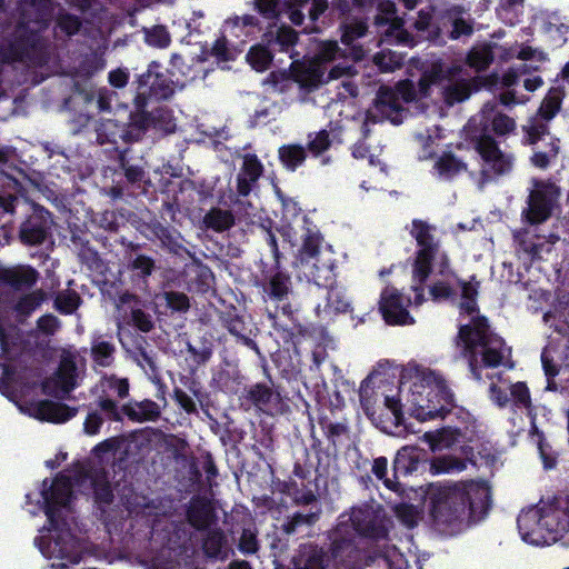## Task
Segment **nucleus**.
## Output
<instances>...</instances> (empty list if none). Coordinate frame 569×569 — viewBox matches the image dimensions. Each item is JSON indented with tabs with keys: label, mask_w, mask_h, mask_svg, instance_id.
I'll list each match as a JSON object with an SVG mask.
<instances>
[{
	"label": "nucleus",
	"mask_w": 569,
	"mask_h": 569,
	"mask_svg": "<svg viewBox=\"0 0 569 569\" xmlns=\"http://www.w3.org/2000/svg\"><path fill=\"white\" fill-rule=\"evenodd\" d=\"M407 378L413 380L406 405H402L399 397L401 387H393L387 381L371 387L369 377L360 385L359 398L365 413L383 429L387 420L396 428L405 426V407L419 421L445 418L453 407V395L446 381L432 370L419 367L405 369L400 376L401 386Z\"/></svg>",
	"instance_id": "obj_1"
},
{
	"label": "nucleus",
	"mask_w": 569,
	"mask_h": 569,
	"mask_svg": "<svg viewBox=\"0 0 569 569\" xmlns=\"http://www.w3.org/2000/svg\"><path fill=\"white\" fill-rule=\"evenodd\" d=\"M465 282V313L470 316V321L465 325V350L470 351L469 369L477 380H482L486 372L499 367L512 368L510 362V349L502 339L489 332V326L485 317L478 316L476 297L478 282Z\"/></svg>",
	"instance_id": "obj_2"
},
{
	"label": "nucleus",
	"mask_w": 569,
	"mask_h": 569,
	"mask_svg": "<svg viewBox=\"0 0 569 569\" xmlns=\"http://www.w3.org/2000/svg\"><path fill=\"white\" fill-rule=\"evenodd\" d=\"M48 481V479L42 481L41 497L48 522L47 529L56 532L52 552L56 558L73 565L79 563L82 560L83 548L62 513V509H68L73 498L71 480L68 476L58 473L49 486Z\"/></svg>",
	"instance_id": "obj_3"
},
{
	"label": "nucleus",
	"mask_w": 569,
	"mask_h": 569,
	"mask_svg": "<svg viewBox=\"0 0 569 569\" xmlns=\"http://www.w3.org/2000/svg\"><path fill=\"white\" fill-rule=\"evenodd\" d=\"M430 516L441 531L459 528L462 512V481L436 482L427 491Z\"/></svg>",
	"instance_id": "obj_4"
},
{
	"label": "nucleus",
	"mask_w": 569,
	"mask_h": 569,
	"mask_svg": "<svg viewBox=\"0 0 569 569\" xmlns=\"http://www.w3.org/2000/svg\"><path fill=\"white\" fill-rule=\"evenodd\" d=\"M10 62L24 63L30 67H43L49 61L48 46L39 31L27 24H18L13 38L3 51Z\"/></svg>",
	"instance_id": "obj_5"
},
{
	"label": "nucleus",
	"mask_w": 569,
	"mask_h": 569,
	"mask_svg": "<svg viewBox=\"0 0 569 569\" xmlns=\"http://www.w3.org/2000/svg\"><path fill=\"white\" fill-rule=\"evenodd\" d=\"M436 227L421 219L411 222L410 236L416 240L418 250L412 264L413 281L425 283L432 271V262L439 253V241L435 238Z\"/></svg>",
	"instance_id": "obj_6"
},
{
	"label": "nucleus",
	"mask_w": 569,
	"mask_h": 569,
	"mask_svg": "<svg viewBox=\"0 0 569 569\" xmlns=\"http://www.w3.org/2000/svg\"><path fill=\"white\" fill-rule=\"evenodd\" d=\"M172 77L173 73L164 69L160 62L151 61L146 72L137 76L132 82L140 106L151 99L169 100L176 92V82Z\"/></svg>",
	"instance_id": "obj_7"
},
{
	"label": "nucleus",
	"mask_w": 569,
	"mask_h": 569,
	"mask_svg": "<svg viewBox=\"0 0 569 569\" xmlns=\"http://www.w3.org/2000/svg\"><path fill=\"white\" fill-rule=\"evenodd\" d=\"M558 196L559 190L553 183L533 180L523 218L531 224L545 222L551 216Z\"/></svg>",
	"instance_id": "obj_8"
},
{
	"label": "nucleus",
	"mask_w": 569,
	"mask_h": 569,
	"mask_svg": "<svg viewBox=\"0 0 569 569\" xmlns=\"http://www.w3.org/2000/svg\"><path fill=\"white\" fill-rule=\"evenodd\" d=\"M379 312L382 319L389 326H408L413 325L415 319L409 312L412 305L410 296L405 295L398 288L386 286L379 298Z\"/></svg>",
	"instance_id": "obj_9"
},
{
	"label": "nucleus",
	"mask_w": 569,
	"mask_h": 569,
	"mask_svg": "<svg viewBox=\"0 0 569 569\" xmlns=\"http://www.w3.org/2000/svg\"><path fill=\"white\" fill-rule=\"evenodd\" d=\"M475 149L483 161V179L493 176L506 174L511 171L515 158L511 153L502 151L498 142L488 133H483L475 140ZM485 180L480 183L482 184Z\"/></svg>",
	"instance_id": "obj_10"
},
{
	"label": "nucleus",
	"mask_w": 569,
	"mask_h": 569,
	"mask_svg": "<svg viewBox=\"0 0 569 569\" xmlns=\"http://www.w3.org/2000/svg\"><path fill=\"white\" fill-rule=\"evenodd\" d=\"M262 289L264 300L271 301L276 306V312H269V318L274 319L277 312L280 311L289 320L296 321L297 309L289 299L292 295V283L289 273L282 270H277L267 279Z\"/></svg>",
	"instance_id": "obj_11"
},
{
	"label": "nucleus",
	"mask_w": 569,
	"mask_h": 569,
	"mask_svg": "<svg viewBox=\"0 0 569 569\" xmlns=\"http://www.w3.org/2000/svg\"><path fill=\"white\" fill-rule=\"evenodd\" d=\"M53 223L52 213L46 208L34 204L32 212L21 222L18 237L22 244L33 247L42 244L50 236Z\"/></svg>",
	"instance_id": "obj_12"
},
{
	"label": "nucleus",
	"mask_w": 569,
	"mask_h": 569,
	"mask_svg": "<svg viewBox=\"0 0 569 569\" xmlns=\"http://www.w3.org/2000/svg\"><path fill=\"white\" fill-rule=\"evenodd\" d=\"M492 505L491 487L486 480L465 482V508L468 509V523L476 525L489 513Z\"/></svg>",
	"instance_id": "obj_13"
},
{
	"label": "nucleus",
	"mask_w": 569,
	"mask_h": 569,
	"mask_svg": "<svg viewBox=\"0 0 569 569\" xmlns=\"http://www.w3.org/2000/svg\"><path fill=\"white\" fill-rule=\"evenodd\" d=\"M342 518L343 516L339 517L337 526L329 533L330 547L328 558L337 566H342L347 569L353 559L357 558L359 550L356 546V538L349 533L348 521H343Z\"/></svg>",
	"instance_id": "obj_14"
},
{
	"label": "nucleus",
	"mask_w": 569,
	"mask_h": 569,
	"mask_svg": "<svg viewBox=\"0 0 569 569\" xmlns=\"http://www.w3.org/2000/svg\"><path fill=\"white\" fill-rule=\"evenodd\" d=\"M343 521H348L349 533L355 538L362 537L379 541L388 536L387 528L377 520L375 513L367 507L352 508L350 515Z\"/></svg>",
	"instance_id": "obj_15"
},
{
	"label": "nucleus",
	"mask_w": 569,
	"mask_h": 569,
	"mask_svg": "<svg viewBox=\"0 0 569 569\" xmlns=\"http://www.w3.org/2000/svg\"><path fill=\"white\" fill-rule=\"evenodd\" d=\"M406 109L402 107L398 93L389 87H380L373 109L367 112L366 120L373 123L382 120H389L393 124H400L403 121Z\"/></svg>",
	"instance_id": "obj_16"
},
{
	"label": "nucleus",
	"mask_w": 569,
	"mask_h": 569,
	"mask_svg": "<svg viewBox=\"0 0 569 569\" xmlns=\"http://www.w3.org/2000/svg\"><path fill=\"white\" fill-rule=\"evenodd\" d=\"M431 83L450 82L443 86V99L448 106L462 102V64L435 63L427 76Z\"/></svg>",
	"instance_id": "obj_17"
},
{
	"label": "nucleus",
	"mask_w": 569,
	"mask_h": 569,
	"mask_svg": "<svg viewBox=\"0 0 569 569\" xmlns=\"http://www.w3.org/2000/svg\"><path fill=\"white\" fill-rule=\"evenodd\" d=\"M76 378L74 360L71 357H64L53 376L42 382V392L57 399H64L76 388Z\"/></svg>",
	"instance_id": "obj_18"
},
{
	"label": "nucleus",
	"mask_w": 569,
	"mask_h": 569,
	"mask_svg": "<svg viewBox=\"0 0 569 569\" xmlns=\"http://www.w3.org/2000/svg\"><path fill=\"white\" fill-rule=\"evenodd\" d=\"M220 319L222 327L236 338L238 343L246 346L259 358H262V352L253 339L259 333V328L254 323L247 321L244 316L237 312L236 308L223 312Z\"/></svg>",
	"instance_id": "obj_19"
},
{
	"label": "nucleus",
	"mask_w": 569,
	"mask_h": 569,
	"mask_svg": "<svg viewBox=\"0 0 569 569\" xmlns=\"http://www.w3.org/2000/svg\"><path fill=\"white\" fill-rule=\"evenodd\" d=\"M548 542H556L569 537V497L552 502H542Z\"/></svg>",
	"instance_id": "obj_20"
},
{
	"label": "nucleus",
	"mask_w": 569,
	"mask_h": 569,
	"mask_svg": "<svg viewBox=\"0 0 569 569\" xmlns=\"http://www.w3.org/2000/svg\"><path fill=\"white\" fill-rule=\"evenodd\" d=\"M545 522L543 503L530 507L521 511L518 517V529L523 541L531 545H545L548 542L547 527Z\"/></svg>",
	"instance_id": "obj_21"
},
{
	"label": "nucleus",
	"mask_w": 569,
	"mask_h": 569,
	"mask_svg": "<svg viewBox=\"0 0 569 569\" xmlns=\"http://www.w3.org/2000/svg\"><path fill=\"white\" fill-rule=\"evenodd\" d=\"M469 123L480 127L483 133L491 130L497 136L510 134L517 128L516 120L499 111L495 102H486L480 112L469 120Z\"/></svg>",
	"instance_id": "obj_22"
},
{
	"label": "nucleus",
	"mask_w": 569,
	"mask_h": 569,
	"mask_svg": "<svg viewBox=\"0 0 569 569\" xmlns=\"http://www.w3.org/2000/svg\"><path fill=\"white\" fill-rule=\"evenodd\" d=\"M429 461L428 452L418 446L401 447L392 461V472L397 481L422 472Z\"/></svg>",
	"instance_id": "obj_23"
},
{
	"label": "nucleus",
	"mask_w": 569,
	"mask_h": 569,
	"mask_svg": "<svg viewBox=\"0 0 569 569\" xmlns=\"http://www.w3.org/2000/svg\"><path fill=\"white\" fill-rule=\"evenodd\" d=\"M188 523L197 531H204L218 522L214 506L204 496H193L186 510Z\"/></svg>",
	"instance_id": "obj_24"
},
{
	"label": "nucleus",
	"mask_w": 569,
	"mask_h": 569,
	"mask_svg": "<svg viewBox=\"0 0 569 569\" xmlns=\"http://www.w3.org/2000/svg\"><path fill=\"white\" fill-rule=\"evenodd\" d=\"M146 237L152 241L158 240L162 249L170 253H180L184 249L181 233L172 226L164 224L157 218L142 224Z\"/></svg>",
	"instance_id": "obj_25"
},
{
	"label": "nucleus",
	"mask_w": 569,
	"mask_h": 569,
	"mask_svg": "<svg viewBox=\"0 0 569 569\" xmlns=\"http://www.w3.org/2000/svg\"><path fill=\"white\" fill-rule=\"evenodd\" d=\"M134 110L130 112L128 123L121 129L120 138L124 142H136L143 138L151 129L150 112L147 111L148 102L140 106L138 97L133 99Z\"/></svg>",
	"instance_id": "obj_26"
},
{
	"label": "nucleus",
	"mask_w": 569,
	"mask_h": 569,
	"mask_svg": "<svg viewBox=\"0 0 569 569\" xmlns=\"http://www.w3.org/2000/svg\"><path fill=\"white\" fill-rule=\"evenodd\" d=\"M142 441H140V436L137 432H132L129 437H110L104 439L94 446L92 452L98 458H103L104 456L111 453L113 456L117 455L118 451L122 449L120 459H123L122 456H129L133 452H139L142 446Z\"/></svg>",
	"instance_id": "obj_27"
},
{
	"label": "nucleus",
	"mask_w": 569,
	"mask_h": 569,
	"mask_svg": "<svg viewBox=\"0 0 569 569\" xmlns=\"http://www.w3.org/2000/svg\"><path fill=\"white\" fill-rule=\"evenodd\" d=\"M39 279V272L31 266H16L0 269V284L16 291L29 290Z\"/></svg>",
	"instance_id": "obj_28"
},
{
	"label": "nucleus",
	"mask_w": 569,
	"mask_h": 569,
	"mask_svg": "<svg viewBox=\"0 0 569 569\" xmlns=\"http://www.w3.org/2000/svg\"><path fill=\"white\" fill-rule=\"evenodd\" d=\"M78 408L62 402L44 399L39 400L33 407V417L41 421L63 423L76 417Z\"/></svg>",
	"instance_id": "obj_29"
},
{
	"label": "nucleus",
	"mask_w": 569,
	"mask_h": 569,
	"mask_svg": "<svg viewBox=\"0 0 569 569\" xmlns=\"http://www.w3.org/2000/svg\"><path fill=\"white\" fill-rule=\"evenodd\" d=\"M121 412L131 422H156L161 417V407L151 399H131L121 406Z\"/></svg>",
	"instance_id": "obj_30"
},
{
	"label": "nucleus",
	"mask_w": 569,
	"mask_h": 569,
	"mask_svg": "<svg viewBox=\"0 0 569 569\" xmlns=\"http://www.w3.org/2000/svg\"><path fill=\"white\" fill-rule=\"evenodd\" d=\"M203 532L201 549L206 558L224 561L229 557L228 538L219 527H211Z\"/></svg>",
	"instance_id": "obj_31"
},
{
	"label": "nucleus",
	"mask_w": 569,
	"mask_h": 569,
	"mask_svg": "<svg viewBox=\"0 0 569 569\" xmlns=\"http://www.w3.org/2000/svg\"><path fill=\"white\" fill-rule=\"evenodd\" d=\"M310 279L321 288L331 287L337 283V260L332 251H328L320 257L310 260Z\"/></svg>",
	"instance_id": "obj_32"
},
{
	"label": "nucleus",
	"mask_w": 569,
	"mask_h": 569,
	"mask_svg": "<svg viewBox=\"0 0 569 569\" xmlns=\"http://www.w3.org/2000/svg\"><path fill=\"white\" fill-rule=\"evenodd\" d=\"M241 399L260 411L267 412L272 403L280 399L279 392L264 382H257L244 388Z\"/></svg>",
	"instance_id": "obj_33"
},
{
	"label": "nucleus",
	"mask_w": 569,
	"mask_h": 569,
	"mask_svg": "<svg viewBox=\"0 0 569 569\" xmlns=\"http://www.w3.org/2000/svg\"><path fill=\"white\" fill-rule=\"evenodd\" d=\"M298 32L290 26H271L263 34L262 41L271 46L274 52H289L297 44Z\"/></svg>",
	"instance_id": "obj_34"
},
{
	"label": "nucleus",
	"mask_w": 569,
	"mask_h": 569,
	"mask_svg": "<svg viewBox=\"0 0 569 569\" xmlns=\"http://www.w3.org/2000/svg\"><path fill=\"white\" fill-rule=\"evenodd\" d=\"M71 243L77 250L79 261L91 271H99L103 261L99 252L90 246V241L82 234L72 233Z\"/></svg>",
	"instance_id": "obj_35"
},
{
	"label": "nucleus",
	"mask_w": 569,
	"mask_h": 569,
	"mask_svg": "<svg viewBox=\"0 0 569 569\" xmlns=\"http://www.w3.org/2000/svg\"><path fill=\"white\" fill-rule=\"evenodd\" d=\"M47 299V293L42 289L24 293L12 302L11 310L14 312L19 322L29 318Z\"/></svg>",
	"instance_id": "obj_36"
},
{
	"label": "nucleus",
	"mask_w": 569,
	"mask_h": 569,
	"mask_svg": "<svg viewBox=\"0 0 569 569\" xmlns=\"http://www.w3.org/2000/svg\"><path fill=\"white\" fill-rule=\"evenodd\" d=\"M326 305L323 312L328 316L347 313L352 311L351 302L347 296V290L338 282L331 287H327Z\"/></svg>",
	"instance_id": "obj_37"
},
{
	"label": "nucleus",
	"mask_w": 569,
	"mask_h": 569,
	"mask_svg": "<svg viewBox=\"0 0 569 569\" xmlns=\"http://www.w3.org/2000/svg\"><path fill=\"white\" fill-rule=\"evenodd\" d=\"M462 170V160H460L451 150H445L438 157L433 164V172L438 178L452 180Z\"/></svg>",
	"instance_id": "obj_38"
},
{
	"label": "nucleus",
	"mask_w": 569,
	"mask_h": 569,
	"mask_svg": "<svg viewBox=\"0 0 569 569\" xmlns=\"http://www.w3.org/2000/svg\"><path fill=\"white\" fill-rule=\"evenodd\" d=\"M462 437V432L457 427H443L436 432H427L425 438L430 445L433 451L451 449L459 439Z\"/></svg>",
	"instance_id": "obj_39"
},
{
	"label": "nucleus",
	"mask_w": 569,
	"mask_h": 569,
	"mask_svg": "<svg viewBox=\"0 0 569 569\" xmlns=\"http://www.w3.org/2000/svg\"><path fill=\"white\" fill-rule=\"evenodd\" d=\"M281 164L289 171H296L307 159V149L298 143L283 144L278 150Z\"/></svg>",
	"instance_id": "obj_40"
},
{
	"label": "nucleus",
	"mask_w": 569,
	"mask_h": 569,
	"mask_svg": "<svg viewBox=\"0 0 569 569\" xmlns=\"http://www.w3.org/2000/svg\"><path fill=\"white\" fill-rule=\"evenodd\" d=\"M204 226L216 232H223L236 223L233 213L221 208H211L203 217Z\"/></svg>",
	"instance_id": "obj_41"
},
{
	"label": "nucleus",
	"mask_w": 569,
	"mask_h": 569,
	"mask_svg": "<svg viewBox=\"0 0 569 569\" xmlns=\"http://www.w3.org/2000/svg\"><path fill=\"white\" fill-rule=\"evenodd\" d=\"M321 509L318 508L316 511H310L308 513L295 512L291 516L287 517L283 521L281 528L282 531L288 535H296L302 527H312L320 519Z\"/></svg>",
	"instance_id": "obj_42"
},
{
	"label": "nucleus",
	"mask_w": 569,
	"mask_h": 569,
	"mask_svg": "<svg viewBox=\"0 0 569 569\" xmlns=\"http://www.w3.org/2000/svg\"><path fill=\"white\" fill-rule=\"evenodd\" d=\"M274 51L271 46L261 40V43L252 46L248 53L247 60L257 71H266L272 63Z\"/></svg>",
	"instance_id": "obj_43"
},
{
	"label": "nucleus",
	"mask_w": 569,
	"mask_h": 569,
	"mask_svg": "<svg viewBox=\"0 0 569 569\" xmlns=\"http://www.w3.org/2000/svg\"><path fill=\"white\" fill-rule=\"evenodd\" d=\"M523 132V143L533 146L549 136V121L541 117L532 116L527 120V123L521 127Z\"/></svg>",
	"instance_id": "obj_44"
},
{
	"label": "nucleus",
	"mask_w": 569,
	"mask_h": 569,
	"mask_svg": "<svg viewBox=\"0 0 569 569\" xmlns=\"http://www.w3.org/2000/svg\"><path fill=\"white\" fill-rule=\"evenodd\" d=\"M151 129L166 134L173 133L177 129L176 118L171 108L159 106L150 111Z\"/></svg>",
	"instance_id": "obj_45"
},
{
	"label": "nucleus",
	"mask_w": 569,
	"mask_h": 569,
	"mask_svg": "<svg viewBox=\"0 0 569 569\" xmlns=\"http://www.w3.org/2000/svg\"><path fill=\"white\" fill-rule=\"evenodd\" d=\"M322 241L323 238L319 231L307 229L300 249L302 261H306L308 263L310 262V260H313L320 257L321 254L327 253L329 250H321Z\"/></svg>",
	"instance_id": "obj_46"
},
{
	"label": "nucleus",
	"mask_w": 569,
	"mask_h": 569,
	"mask_svg": "<svg viewBox=\"0 0 569 569\" xmlns=\"http://www.w3.org/2000/svg\"><path fill=\"white\" fill-rule=\"evenodd\" d=\"M114 345L102 340L101 337L91 341V358L100 367H109L114 360Z\"/></svg>",
	"instance_id": "obj_47"
},
{
	"label": "nucleus",
	"mask_w": 569,
	"mask_h": 569,
	"mask_svg": "<svg viewBox=\"0 0 569 569\" xmlns=\"http://www.w3.org/2000/svg\"><path fill=\"white\" fill-rule=\"evenodd\" d=\"M82 300L74 290L59 291L53 300V307L60 315H72L80 307Z\"/></svg>",
	"instance_id": "obj_48"
},
{
	"label": "nucleus",
	"mask_w": 569,
	"mask_h": 569,
	"mask_svg": "<svg viewBox=\"0 0 569 569\" xmlns=\"http://www.w3.org/2000/svg\"><path fill=\"white\" fill-rule=\"evenodd\" d=\"M371 472L378 480H381L383 486L393 491L400 492L403 491V487L400 481H397L395 476L392 478L387 477L388 473V459L383 456L375 458L372 461Z\"/></svg>",
	"instance_id": "obj_49"
},
{
	"label": "nucleus",
	"mask_w": 569,
	"mask_h": 569,
	"mask_svg": "<svg viewBox=\"0 0 569 569\" xmlns=\"http://www.w3.org/2000/svg\"><path fill=\"white\" fill-rule=\"evenodd\" d=\"M127 269L133 278L146 280L154 271L156 261L147 254H137L128 261Z\"/></svg>",
	"instance_id": "obj_50"
},
{
	"label": "nucleus",
	"mask_w": 569,
	"mask_h": 569,
	"mask_svg": "<svg viewBox=\"0 0 569 569\" xmlns=\"http://www.w3.org/2000/svg\"><path fill=\"white\" fill-rule=\"evenodd\" d=\"M259 229L261 231V237L263 241L270 249V252L276 264H279L281 253L279 251L276 236V232L279 231V228L274 226V222L271 219L267 218L259 224Z\"/></svg>",
	"instance_id": "obj_51"
},
{
	"label": "nucleus",
	"mask_w": 569,
	"mask_h": 569,
	"mask_svg": "<svg viewBox=\"0 0 569 569\" xmlns=\"http://www.w3.org/2000/svg\"><path fill=\"white\" fill-rule=\"evenodd\" d=\"M264 168L256 153H246L238 174L251 182H258L263 174Z\"/></svg>",
	"instance_id": "obj_52"
},
{
	"label": "nucleus",
	"mask_w": 569,
	"mask_h": 569,
	"mask_svg": "<svg viewBox=\"0 0 569 569\" xmlns=\"http://www.w3.org/2000/svg\"><path fill=\"white\" fill-rule=\"evenodd\" d=\"M486 379L490 380L489 385V398L490 400L497 405L499 408H505L508 402L509 398L505 390H502L498 383H505L506 380L503 379L502 375L500 372L498 373H491L486 372Z\"/></svg>",
	"instance_id": "obj_53"
},
{
	"label": "nucleus",
	"mask_w": 569,
	"mask_h": 569,
	"mask_svg": "<svg viewBox=\"0 0 569 569\" xmlns=\"http://www.w3.org/2000/svg\"><path fill=\"white\" fill-rule=\"evenodd\" d=\"M432 475L449 473L462 470V459L452 456L435 457L428 461Z\"/></svg>",
	"instance_id": "obj_54"
},
{
	"label": "nucleus",
	"mask_w": 569,
	"mask_h": 569,
	"mask_svg": "<svg viewBox=\"0 0 569 569\" xmlns=\"http://www.w3.org/2000/svg\"><path fill=\"white\" fill-rule=\"evenodd\" d=\"M559 140L550 138V141L546 144L543 151H535L531 157V163L537 168H547L552 160H555L559 153Z\"/></svg>",
	"instance_id": "obj_55"
},
{
	"label": "nucleus",
	"mask_w": 569,
	"mask_h": 569,
	"mask_svg": "<svg viewBox=\"0 0 569 569\" xmlns=\"http://www.w3.org/2000/svg\"><path fill=\"white\" fill-rule=\"evenodd\" d=\"M561 107V98L557 90H551L542 100L536 116L551 121L558 113Z\"/></svg>",
	"instance_id": "obj_56"
},
{
	"label": "nucleus",
	"mask_w": 569,
	"mask_h": 569,
	"mask_svg": "<svg viewBox=\"0 0 569 569\" xmlns=\"http://www.w3.org/2000/svg\"><path fill=\"white\" fill-rule=\"evenodd\" d=\"M308 138H309V141L307 143V150L313 157L321 156L327 150H329L332 144L330 133L325 129L316 132L313 137H312V133H309Z\"/></svg>",
	"instance_id": "obj_57"
},
{
	"label": "nucleus",
	"mask_w": 569,
	"mask_h": 569,
	"mask_svg": "<svg viewBox=\"0 0 569 569\" xmlns=\"http://www.w3.org/2000/svg\"><path fill=\"white\" fill-rule=\"evenodd\" d=\"M146 42L156 48L164 49L171 43V37L164 26L158 24L144 31Z\"/></svg>",
	"instance_id": "obj_58"
},
{
	"label": "nucleus",
	"mask_w": 569,
	"mask_h": 569,
	"mask_svg": "<svg viewBox=\"0 0 569 569\" xmlns=\"http://www.w3.org/2000/svg\"><path fill=\"white\" fill-rule=\"evenodd\" d=\"M92 488L96 502L110 505L113 501V491L104 473L92 480Z\"/></svg>",
	"instance_id": "obj_59"
},
{
	"label": "nucleus",
	"mask_w": 569,
	"mask_h": 569,
	"mask_svg": "<svg viewBox=\"0 0 569 569\" xmlns=\"http://www.w3.org/2000/svg\"><path fill=\"white\" fill-rule=\"evenodd\" d=\"M228 23L231 24L232 31L240 29L244 36L254 34L256 31H261V27L259 26L260 21L256 16L244 14L242 17H234L229 19ZM237 37L240 34L233 32Z\"/></svg>",
	"instance_id": "obj_60"
},
{
	"label": "nucleus",
	"mask_w": 569,
	"mask_h": 569,
	"mask_svg": "<svg viewBox=\"0 0 569 569\" xmlns=\"http://www.w3.org/2000/svg\"><path fill=\"white\" fill-rule=\"evenodd\" d=\"M146 343L147 341L143 337H140L139 340L136 341V345L132 350L133 359L136 360L137 365L142 369H146L148 367L152 372H156V362L152 356L147 351Z\"/></svg>",
	"instance_id": "obj_61"
},
{
	"label": "nucleus",
	"mask_w": 569,
	"mask_h": 569,
	"mask_svg": "<svg viewBox=\"0 0 569 569\" xmlns=\"http://www.w3.org/2000/svg\"><path fill=\"white\" fill-rule=\"evenodd\" d=\"M492 61V53L488 47H480L473 49L468 54L467 59H465V63L467 62L470 67L475 68L477 71L486 69L490 62Z\"/></svg>",
	"instance_id": "obj_62"
},
{
	"label": "nucleus",
	"mask_w": 569,
	"mask_h": 569,
	"mask_svg": "<svg viewBox=\"0 0 569 569\" xmlns=\"http://www.w3.org/2000/svg\"><path fill=\"white\" fill-rule=\"evenodd\" d=\"M416 141L419 143L420 149L417 158L419 161H426L435 158L436 156V139L430 133H417Z\"/></svg>",
	"instance_id": "obj_63"
},
{
	"label": "nucleus",
	"mask_w": 569,
	"mask_h": 569,
	"mask_svg": "<svg viewBox=\"0 0 569 569\" xmlns=\"http://www.w3.org/2000/svg\"><path fill=\"white\" fill-rule=\"evenodd\" d=\"M373 62L383 72L395 71L402 64L400 57L390 50H382L376 53Z\"/></svg>",
	"instance_id": "obj_64"
}]
</instances>
